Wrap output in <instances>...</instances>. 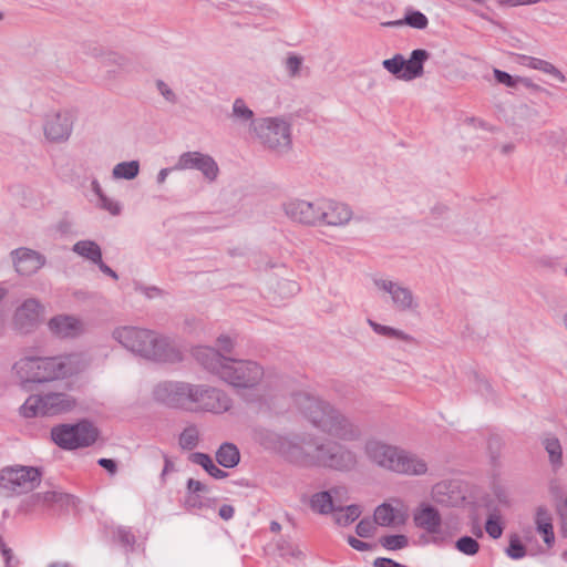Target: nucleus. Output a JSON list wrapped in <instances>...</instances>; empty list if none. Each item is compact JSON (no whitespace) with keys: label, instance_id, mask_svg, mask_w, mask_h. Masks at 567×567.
I'll return each mask as SVG.
<instances>
[{"label":"nucleus","instance_id":"nucleus-1","mask_svg":"<svg viewBox=\"0 0 567 567\" xmlns=\"http://www.w3.org/2000/svg\"><path fill=\"white\" fill-rule=\"evenodd\" d=\"M292 405L318 431L329 439L298 442L281 437L278 452L289 462L301 466H318L337 471H351L359 464L358 454L340 442H358L362 439L361 426L330 402L308 392L291 395Z\"/></svg>","mask_w":567,"mask_h":567},{"label":"nucleus","instance_id":"nucleus-2","mask_svg":"<svg viewBox=\"0 0 567 567\" xmlns=\"http://www.w3.org/2000/svg\"><path fill=\"white\" fill-rule=\"evenodd\" d=\"M111 336L124 349L148 361L177 363L183 359L181 347L176 340L156 330L136 326H120L113 329Z\"/></svg>","mask_w":567,"mask_h":567},{"label":"nucleus","instance_id":"nucleus-3","mask_svg":"<svg viewBox=\"0 0 567 567\" xmlns=\"http://www.w3.org/2000/svg\"><path fill=\"white\" fill-rule=\"evenodd\" d=\"M193 354L205 370L234 388L255 389L266 377L264 367L257 361L231 359L212 347H197Z\"/></svg>","mask_w":567,"mask_h":567},{"label":"nucleus","instance_id":"nucleus-4","mask_svg":"<svg viewBox=\"0 0 567 567\" xmlns=\"http://www.w3.org/2000/svg\"><path fill=\"white\" fill-rule=\"evenodd\" d=\"M74 357H23L12 367L18 381L27 383H47L64 379L74 372Z\"/></svg>","mask_w":567,"mask_h":567},{"label":"nucleus","instance_id":"nucleus-5","mask_svg":"<svg viewBox=\"0 0 567 567\" xmlns=\"http://www.w3.org/2000/svg\"><path fill=\"white\" fill-rule=\"evenodd\" d=\"M251 137L264 150L276 155L288 154L292 148L291 123L282 116L258 118Z\"/></svg>","mask_w":567,"mask_h":567},{"label":"nucleus","instance_id":"nucleus-6","mask_svg":"<svg viewBox=\"0 0 567 567\" xmlns=\"http://www.w3.org/2000/svg\"><path fill=\"white\" fill-rule=\"evenodd\" d=\"M76 112L70 107H48L40 114L43 138L48 144L68 143L74 132Z\"/></svg>","mask_w":567,"mask_h":567},{"label":"nucleus","instance_id":"nucleus-7","mask_svg":"<svg viewBox=\"0 0 567 567\" xmlns=\"http://www.w3.org/2000/svg\"><path fill=\"white\" fill-rule=\"evenodd\" d=\"M76 406V400L69 393L48 391L31 394L20 406L23 417L53 416L68 413Z\"/></svg>","mask_w":567,"mask_h":567},{"label":"nucleus","instance_id":"nucleus-8","mask_svg":"<svg viewBox=\"0 0 567 567\" xmlns=\"http://www.w3.org/2000/svg\"><path fill=\"white\" fill-rule=\"evenodd\" d=\"M372 284L378 293L385 298L393 310L408 315L419 312L420 300L409 285L385 276L374 277Z\"/></svg>","mask_w":567,"mask_h":567},{"label":"nucleus","instance_id":"nucleus-9","mask_svg":"<svg viewBox=\"0 0 567 567\" xmlns=\"http://www.w3.org/2000/svg\"><path fill=\"white\" fill-rule=\"evenodd\" d=\"M195 394V384L184 381L164 380L157 382L152 388V399L155 402L171 409L184 411L192 410Z\"/></svg>","mask_w":567,"mask_h":567},{"label":"nucleus","instance_id":"nucleus-10","mask_svg":"<svg viewBox=\"0 0 567 567\" xmlns=\"http://www.w3.org/2000/svg\"><path fill=\"white\" fill-rule=\"evenodd\" d=\"M99 436L97 429L89 421L60 424L51 430L53 442L64 450H78L92 445Z\"/></svg>","mask_w":567,"mask_h":567},{"label":"nucleus","instance_id":"nucleus-11","mask_svg":"<svg viewBox=\"0 0 567 567\" xmlns=\"http://www.w3.org/2000/svg\"><path fill=\"white\" fill-rule=\"evenodd\" d=\"M430 53L424 49L413 50L405 59L396 53L392 58L382 61V68L395 79L410 82L424 75V63L429 60Z\"/></svg>","mask_w":567,"mask_h":567},{"label":"nucleus","instance_id":"nucleus-12","mask_svg":"<svg viewBox=\"0 0 567 567\" xmlns=\"http://www.w3.org/2000/svg\"><path fill=\"white\" fill-rule=\"evenodd\" d=\"M322 198H315L312 200L291 197L285 200L281 205L284 215L292 223L307 226H320Z\"/></svg>","mask_w":567,"mask_h":567},{"label":"nucleus","instance_id":"nucleus-13","mask_svg":"<svg viewBox=\"0 0 567 567\" xmlns=\"http://www.w3.org/2000/svg\"><path fill=\"white\" fill-rule=\"evenodd\" d=\"M41 473L32 466H11L1 470L0 486L16 494H24L40 485Z\"/></svg>","mask_w":567,"mask_h":567},{"label":"nucleus","instance_id":"nucleus-14","mask_svg":"<svg viewBox=\"0 0 567 567\" xmlns=\"http://www.w3.org/2000/svg\"><path fill=\"white\" fill-rule=\"evenodd\" d=\"M401 446L391 444L382 439L370 436L362 446L365 460L373 466L393 472Z\"/></svg>","mask_w":567,"mask_h":567},{"label":"nucleus","instance_id":"nucleus-15","mask_svg":"<svg viewBox=\"0 0 567 567\" xmlns=\"http://www.w3.org/2000/svg\"><path fill=\"white\" fill-rule=\"evenodd\" d=\"M195 389L196 394L192 402V412L224 413L231 408V399L223 390L202 384H195Z\"/></svg>","mask_w":567,"mask_h":567},{"label":"nucleus","instance_id":"nucleus-16","mask_svg":"<svg viewBox=\"0 0 567 567\" xmlns=\"http://www.w3.org/2000/svg\"><path fill=\"white\" fill-rule=\"evenodd\" d=\"M174 168L177 171L197 169L208 183L216 182L219 175V166L215 158L198 151L182 153Z\"/></svg>","mask_w":567,"mask_h":567},{"label":"nucleus","instance_id":"nucleus-17","mask_svg":"<svg viewBox=\"0 0 567 567\" xmlns=\"http://www.w3.org/2000/svg\"><path fill=\"white\" fill-rule=\"evenodd\" d=\"M44 306L37 298L23 300L14 310L12 323L20 333H30L34 331L42 322L44 316Z\"/></svg>","mask_w":567,"mask_h":567},{"label":"nucleus","instance_id":"nucleus-18","mask_svg":"<svg viewBox=\"0 0 567 567\" xmlns=\"http://www.w3.org/2000/svg\"><path fill=\"white\" fill-rule=\"evenodd\" d=\"M413 519L419 528L424 529L432 536V542L442 544L447 540L442 532V517L440 512L430 504H421L414 512Z\"/></svg>","mask_w":567,"mask_h":567},{"label":"nucleus","instance_id":"nucleus-19","mask_svg":"<svg viewBox=\"0 0 567 567\" xmlns=\"http://www.w3.org/2000/svg\"><path fill=\"white\" fill-rule=\"evenodd\" d=\"M353 215V210L348 204L322 198L320 226L343 228L351 223Z\"/></svg>","mask_w":567,"mask_h":567},{"label":"nucleus","instance_id":"nucleus-20","mask_svg":"<svg viewBox=\"0 0 567 567\" xmlns=\"http://www.w3.org/2000/svg\"><path fill=\"white\" fill-rule=\"evenodd\" d=\"M10 256L14 270L25 277L37 274L47 262L42 254L27 247L12 250Z\"/></svg>","mask_w":567,"mask_h":567},{"label":"nucleus","instance_id":"nucleus-21","mask_svg":"<svg viewBox=\"0 0 567 567\" xmlns=\"http://www.w3.org/2000/svg\"><path fill=\"white\" fill-rule=\"evenodd\" d=\"M392 473L413 477L426 476L430 474V466L421 455L401 447Z\"/></svg>","mask_w":567,"mask_h":567},{"label":"nucleus","instance_id":"nucleus-22","mask_svg":"<svg viewBox=\"0 0 567 567\" xmlns=\"http://www.w3.org/2000/svg\"><path fill=\"white\" fill-rule=\"evenodd\" d=\"M431 497L436 504L447 507L460 506L465 499L458 482L453 480L435 483L431 488Z\"/></svg>","mask_w":567,"mask_h":567},{"label":"nucleus","instance_id":"nucleus-23","mask_svg":"<svg viewBox=\"0 0 567 567\" xmlns=\"http://www.w3.org/2000/svg\"><path fill=\"white\" fill-rule=\"evenodd\" d=\"M49 331L60 339H73L85 331L83 321L74 316L58 315L48 321Z\"/></svg>","mask_w":567,"mask_h":567},{"label":"nucleus","instance_id":"nucleus-24","mask_svg":"<svg viewBox=\"0 0 567 567\" xmlns=\"http://www.w3.org/2000/svg\"><path fill=\"white\" fill-rule=\"evenodd\" d=\"M537 117V110L525 103L509 105L503 111L504 122L508 126L517 130H526L532 127L535 124Z\"/></svg>","mask_w":567,"mask_h":567},{"label":"nucleus","instance_id":"nucleus-25","mask_svg":"<svg viewBox=\"0 0 567 567\" xmlns=\"http://www.w3.org/2000/svg\"><path fill=\"white\" fill-rule=\"evenodd\" d=\"M347 491L341 487L316 493L311 497L310 506L317 513L329 514L334 511L338 503H343Z\"/></svg>","mask_w":567,"mask_h":567},{"label":"nucleus","instance_id":"nucleus-26","mask_svg":"<svg viewBox=\"0 0 567 567\" xmlns=\"http://www.w3.org/2000/svg\"><path fill=\"white\" fill-rule=\"evenodd\" d=\"M228 117L233 123L239 126H247L250 136L252 135V127L258 118L255 117L254 111L248 106L243 97L234 100Z\"/></svg>","mask_w":567,"mask_h":567},{"label":"nucleus","instance_id":"nucleus-27","mask_svg":"<svg viewBox=\"0 0 567 567\" xmlns=\"http://www.w3.org/2000/svg\"><path fill=\"white\" fill-rule=\"evenodd\" d=\"M128 62L127 56L122 53L115 51L106 52L101 64L104 69L103 79L107 82H114L118 73L127 69Z\"/></svg>","mask_w":567,"mask_h":567},{"label":"nucleus","instance_id":"nucleus-28","mask_svg":"<svg viewBox=\"0 0 567 567\" xmlns=\"http://www.w3.org/2000/svg\"><path fill=\"white\" fill-rule=\"evenodd\" d=\"M29 502L32 506H48L56 504L63 507L73 504L74 499L69 494L52 489L33 494Z\"/></svg>","mask_w":567,"mask_h":567},{"label":"nucleus","instance_id":"nucleus-29","mask_svg":"<svg viewBox=\"0 0 567 567\" xmlns=\"http://www.w3.org/2000/svg\"><path fill=\"white\" fill-rule=\"evenodd\" d=\"M404 520V513L388 503L379 505L374 511V523L380 526H394L403 524Z\"/></svg>","mask_w":567,"mask_h":567},{"label":"nucleus","instance_id":"nucleus-30","mask_svg":"<svg viewBox=\"0 0 567 567\" xmlns=\"http://www.w3.org/2000/svg\"><path fill=\"white\" fill-rule=\"evenodd\" d=\"M72 251L93 264L101 261L102 250L94 240H79L72 246Z\"/></svg>","mask_w":567,"mask_h":567},{"label":"nucleus","instance_id":"nucleus-31","mask_svg":"<svg viewBox=\"0 0 567 567\" xmlns=\"http://www.w3.org/2000/svg\"><path fill=\"white\" fill-rule=\"evenodd\" d=\"M535 523L537 526V530L543 535L544 542L548 546H551L555 540L551 524V515L545 507L537 508Z\"/></svg>","mask_w":567,"mask_h":567},{"label":"nucleus","instance_id":"nucleus-32","mask_svg":"<svg viewBox=\"0 0 567 567\" xmlns=\"http://www.w3.org/2000/svg\"><path fill=\"white\" fill-rule=\"evenodd\" d=\"M216 460L219 465L226 468H231L239 463L240 454L236 445L231 443H224L216 452Z\"/></svg>","mask_w":567,"mask_h":567},{"label":"nucleus","instance_id":"nucleus-33","mask_svg":"<svg viewBox=\"0 0 567 567\" xmlns=\"http://www.w3.org/2000/svg\"><path fill=\"white\" fill-rule=\"evenodd\" d=\"M361 513L359 505L342 506V503H338L333 511V517L338 525L348 526L358 519Z\"/></svg>","mask_w":567,"mask_h":567},{"label":"nucleus","instance_id":"nucleus-34","mask_svg":"<svg viewBox=\"0 0 567 567\" xmlns=\"http://www.w3.org/2000/svg\"><path fill=\"white\" fill-rule=\"evenodd\" d=\"M543 445L548 453L549 463L556 471L563 465V447L559 440L555 436H547L543 441Z\"/></svg>","mask_w":567,"mask_h":567},{"label":"nucleus","instance_id":"nucleus-35","mask_svg":"<svg viewBox=\"0 0 567 567\" xmlns=\"http://www.w3.org/2000/svg\"><path fill=\"white\" fill-rule=\"evenodd\" d=\"M189 460L200 465L210 476L214 478H225L227 476V473L223 470H220L212 460V457L205 453H193L189 456Z\"/></svg>","mask_w":567,"mask_h":567},{"label":"nucleus","instance_id":"nucleus-36","mask_svg":"<svg viewBox=\"0 0 567 567\" xmlns=\"http://www.w3.org/2000/svg\"><path fill=\"white\" fill-rule=\"evenodd\" d=\"M140 174V162L128 161L117 163L112 169L114 179L132 181Z\"/></svg>","mask_w":567,"mask_h":567},{"label":"nucleus","instance_id":"nucleus-37","mask_svg":"<svg viewBox=\"0 0 567 567\" xmlns=\"http://www.w3.org/2000/svg\"><path fill=\"white\" fill-rule=\"evenodd\" d=\"M408 24L414 29L423 30L427 27V18L420 11H410L405 14L403 20L390 21L384 23L388 27H401Z\"/></svg>","mask_w":567,"mask_h":567},{"label":"nucleus","instance_id":"nucleus-38","mask_svg":"<svg viewBox=\"0 0 567 567\" xmlns=\"http://www.w3.org/2000/svg\"><path fill=\"white\" fill-rule=\"evenodd\" d=\"M368 323L372 328V330L380 336L388 337L391 339H396V340H403V341H408L411 339L408 333H405L404 331H402L400 329H396V328H393L390 326L380 324L372 320H368Z\"/></svg>","mask_w":567,"mask_h":567},{"label":"nucleus","instance_id":"nucleus-39","mask_svg":"<svg viewBox=\"0 0 567 567\" xmlns=\"http://www.w3.org/2000/svg\"><path fill=\"white\" fill-rule=\"evenodd\" d=\"M198 442L199 430L195 425L185 427L178 439V444L183 450H193L198 445Z\"/></svg>","mask_w":567,"mask_h":567},{"label":"nucleus","instance_id":"nucleus-40","mask_svg":"<svg viewBox=\"0 0 567 567\" xmlns=\"http://www.w3.org/2000/svg\"><path fill=\"white\" fill-rule=\"evenodd\" d=\"M493 73H494V76H495V80L497 81V83L503 84L511 89L516 87L518 84H523L525 86L530 85V81L526 78L512 76L507 72L498 70V69H494Z\"/></svg>","mask_w":567,"mask_h":567},{"label":"nucleus","instance_id":"nucleus-41","mask_svg":"<svg viewBox=\"0 0 567 567\" xmlns=\"http://www.w3.org/2000/svg\"><path fill=\"white\" fill-rule=\"evenodd\" d=\"M380 545L388 550H400L409 545L405 535H386L379 539Z\"/></svg>","mask_w":567,"mask_h":567},{"label":"nucleus","instance_id":"nucleus-42","mask_svg":"<svg viewBox=\"0 0 567 567\" xmlns=\"http://www.w3.org/2000/svg\"><path fill=\"white\" fill-rule=\"evenodd\" d=\"M457 551L466 556H474L480 550V544L471 536H462L455 542Z\"/></svg>","mask_w":567,"mask_h":567},{"label":"nucleus","instance_id":"nucleus-43","mask_svg":"<svg viewBox=\"0 0 567 567\" xmlns=\"http://www.w3.org/2000/svg\"><path fill=\"white\" fill-rule=\"evenodd\" d=\"M96 207L107 212L112 216H117L122 212V205L117 200L109 197L106 194L101 195V197L97 198Z\"/></svg>","mask_w":567,"mask_h":567},{"label":"nucleus","instance_id":"nucleus-44","mask_svg":"<svg viewBox=\"0 0 567 567\" xmlns=\"http://www.w3.org/2000/svg\"><path fill=\"white\" fill-rule=\"evenodd\" d=\"M284 65L288 75L296 78L300 74L302 58L296 54H290L285 59Z\"/></svg>","mask_w":567,"mask_h":567},{"label":"nucleus","instance_id":"nucleus-45","mask_svg":"<svg viewBox=\"0 0 567 567\" xmlns=\"http://www.w3.org/2000/svg\"><path fill=\"white\" fill-rule=\"evenodd\" d=\"M155 86L157 92L167 103L176 104L178 102L176 92L165 81L156 80Z\"/></svg>","mask_w":567,"mask_h":567},{"label":"nucleus","instance_id":"nucleus-46","mask_svg":"<svg viewBox=\"0 0 567 567\" xmlns=\"http://www.w3.org/2000/svg\"><path fill=\"white\" fill-rule=\"evenodd\" d=\"M518 59H519L520 65L533 69V70L540 71L543 73L545 72V69L547 68V65L549 63V61L534 58V56H528V55H519Z\"/></svg>","mask_w":567,"mask_h":567},{"label":"nucleus","instance_id":"nucleus-47","mask_svg":"<svg viewBox=\"0 0 567 567\" xmlns=\"http://www.w3.org/2000/svg\"><path fill=\"white\" fill-rule=\"evenodd\" d=\"M506 553L513 559L523 558L526 554L525 547L520 544L517 537L511 538L509 546Z\"/></svg>","mask_w":567,"mask_h":567},{"label":"nucleus","instance_id":"nucleus-48","mask_svg":"<svg viewBox=\"0 0 567 567\" xmlns=\"http://www.w3.org/2000/svg\"><path fill=\"white\" fill-rule=\"evenodd\" d=\"M355 532L360 537H371L375 533V523L369 519H362L357 525Z\"/></svg>","mask_w":567,"mask_h":567},{"label":"nucleus","instance_id":"nucleus-49","mask_svg":"<svg viewBox=\"0 0 567 567\" xmlns=\"http://www.w3.org/2000/svg\"><path fill=\"white\" fill-rule=\"evenodd\" d=\"M218 352L230 353L235 348V340L228 334H220L216 340ZM217 351V349H215Z\"/></svg>","mask_w":567,"mask_h":567},{"label":"nucleus","instance_id":"nucleus-50","mask_svg":"<svg viewBox=\"0 0 567 567\" xmlns=\"http://www.w3.org/2000/svg\"><path fill=\"white\" fill-rule=\"evenodd\" d=\"M485 529L486 533L494 539L499 538L503 533V527L501 526L498 519L492 516L486 520Z\"/></svg>","mask_w":567,"mask_h":567},{"label":"nucleus","instance_id":"nucleus-51","mask_svg":"<svg viewBox=\"0 0 567 567\" xmlns=\"http://www.w3.org/2000/svg\"><path fill=\"white\" fill-rule=\"evenodd\" d=\"M468 124L471 126H473L474 128H481V130H484V131H487L491 133L498 132V127H496L495 125H492L491 123L486 122L483 118L471 117V118H468Z\"/></svg>","mask_w":567,"mask_h":567},{"label":"nucleus","instance_id":"nucleus-52","mask_svg":"<svg viewBox=\"0 0 567 567\" xmlns=\"http://www.w3.org/2000/svg\"><path fill=\"white\" fill-rule=\"evenodd\" d=\"M502 7L514 8L519 6H534L542 2V0H496Z\"/></svg>","mask_w":567,"mask_h":567},{"label":"nucleus","instance_id":"nucleus-53","mask_svg":"<svg viewBox=\"0 0 567 567\" xmlns=\"http://www.w3.org/2000/svg\"><path fill=\"white\" fill-rule=\"evenodd\" d=\"M544 73L551 76L558 83H565L567 81L566 75L551 62L548 63Z\"/></svg>","mask_w":567,"mask_h":567},{"label":"nucleus","instance_id":"nucleus-54","mask_svg":"<svg viewBox=\"0 0 567 567\" xmlns=\"http://www.w3.org/2000/svg\"><path fill=\"white\" fill-rule=\"evenodd\" d=\"M348 543L353 549L359 550V551H367L372 548V546L370 544L362 542L353 536L348 537Z\"/></svg>","mask_w":567,"mask_h":567},{"label":"nucleus","instance_id":"nucleus-55","mask_svg":"<svg viewBox=\"0 0 567 567\" xmlns=\"http://www.w3.org/2000/svg\"><path fill=\"white\" fill-rule=\"evenodd\" d=\"M187 489H188V493L195 494L198 492H206L207 487L199 481L189 478L187 482Z\"/></svg>","mask_w":567,"mask_h":567},{"label":"nucleus","instance_id":"nucleus-56","mask_svg":"<svg viewBox=\"0 0 567 567\" xmlns=\"http://www.w3.org/2000/svg\"><path fill=\"white\" fill-rule=\"evenodd\" d=\"M234 513H235L234 507L228 504H225V505L220 506V508H219V516L225 520L230 519L234 516Z\"/></svg>","mask_w":567,"mask_h":567},{"label":"nucleus","instance_id":"nucleus-57","mask_svg":"<svg viewBox=\"0 0 567 567\" xmlns=\"http://www.w3.org/2000/svg\"><path fill=\"white\" fill-rule=\"evenodd\" d=\"M109 52L107 50H104L102 47L94 45L90 49V55L96 60L100 61L102 64L103 62V55Z\"/></svg>","mask_w":567,"mask_h":567},{"label":"nucleus","instance_id":"nucleus-58","mask_svg":"<svg viewBox=\"0 0 567 567\" xmlns=\"http://www.w3.org/2000/svg\"><path fill=\"white\" fill-rule=\"evenodd\" d=\"M99 465L109 471L110 473H115L116 471V464L111 458H100Z\"/></svg>","mask_w":567,"mask_h":567},{"label":"nucleus","instance_id":"nucleus-59","mask_svg":"<svg viewBox=\"0 0 567 567\" xmlns=\"http://www.w3.org/2000/svg\"><path fill=\"white\" fill-rule=\"evenodd\" d=\"M185 505L188 508H195V507H199L202 505V503L195 494L188 493V495L185 498Z\"/></svg>","mask_w":567,"mask_h":567},{"label":"nucleus","instance_id":"nucleus-60","mask_svg":"<svg viewBox=\"0 0 567 567\" xmlns=\"http://www.w3.org/2000/svg\"><path fill=\"white\" fill-rule=\"evenodd\" d=\"M95 265H97L99 269L103 274L112 277L113 279H117L116 272L114 270H112L107 265H105L102 259H101V261H96Z\"/></svg>","mask_w":567,"mask_h":567},{"label":"nucleus","instance_id":"nucleus-61","mask_svg":"<svg viewBox=\"0 0 567 567\" xmlns=\"http://www.w3.org/2000/svg\"><path fill=\"white\" fill-rule=\"evenodd\" d=\"M91 190L93 192V194H94L97 198H100V197H101V195H104V194H105V193L103 192L102 186H101V184L99 183V181H97V179H93V181L91 182Z\"/></svg>","mask_w":567,"mask_h":567},{"label":"nucleus","instance_id":"nucleus-62","mask_svg":"<svg viewBox=\"0 0 567 567\" xmlns=\"http://www.w3.org/2000/svg\"><path fill=\"white\" fill-rule=\"evenodd\" d=\"M515 151V145L514 143H504L499 146V152L504 155H509L512 154L513 152Z\"/></svg>","mask_w":567,"mask_h":567},{"label":"nucleus","instance_id":"nucleus-63","mask_svg":"<svg viewBox=\"0 0 567 567\" xmlns=\"http://www.w3.org/2000/svg\"><path fill=\"white\" fill-rule=\"evenodd\" d=\"M169 173L171 168H162L156 176L157 183L159 185L164 184Z\"/></svg>","mask_w":567,"mask_h":567},{"label":"nucleus","instance_id":"nucleus-64","mask_svg":"<svg viewBox=\"0 0 567 567\" xmlns=\"http://www.w3.org/2000/svg\"><path fill=\"white\" fill-rule=\"evenodd\" d=\"M48 567H71V565L65 561H55L50 564Z\"/></svg>","mask_w":567,"mask_h":567}]
</instances>
